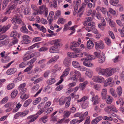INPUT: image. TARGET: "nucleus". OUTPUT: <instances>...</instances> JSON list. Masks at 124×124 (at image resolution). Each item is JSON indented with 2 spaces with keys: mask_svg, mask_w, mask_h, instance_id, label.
I'll list each match as a JSON object with an SVG mask.
<instances>
[{
  "mask_svg": "<svg viewBox=\"0 0 124 124\" xmlns=\"http://www.w3.org/2000/svg\"><path fill=\"white\" fill-rule=\"evenodd\" d=\"M29 112V111L28 110H25L23 112H19L20 116L22 117L25 116L28 114Z\"/></svg>",
  "mask_w": 124,
  "mask_h": 124,
  "instance_id": "41",
  "label": "nucleus"
},
{
  "mask_svg": "<svg viewBox=\"0 0 124 124\" xmlns=\"http://www.w3.org/2000/svg\"><path fill=\"white\" fill-rule=\"evenodd\" d=\"M118 0H112L110 1V3L114 6H116L118 3Z\"/></svg>",
  "mask_w": 124,
  "mask_h": 124,
  "instance_id": "59",
  "label": "nucleus"
},
{
  "mask_svg": "<svg viewBox=\"0 0 124 124\" xmlns=\"http://www.w3.org/2000/svg\"><path fill=\"white\" fill-rule=\"evenodd\" d=\"M32 67L33 66L31 65L25 69L24 70V71L25 72H28L27 73L28 74H31L32 73V72H31L30 71L32 69Z\"/></svg>",
  "mask_w": 124,
  "mask_h": 124,
  "instance_id": "37",
  "label": "nucleus"
},
{
  "mask_svg": "<svg viewBox=\"0 0 124 124\" xmlns=\"http://www.w3.org/2000/svg\"><path fill=\"white\" fill-rule=\"evenodd\" d=\"M4 60L6 62H7L10 60V56H8L7 54H6Z\"/></svg>",
  "mask_w": 124,
  "mask_h": 124,
  "instance_id": "62",
  "label": "nucleus"
},
{
  "mask_svg": "<svg viewBox=\"0 0 124 124\" xmlns=\"http://www.w3.org/2000/svg\"><path fill=\"white\" fill-rule=\"evenodd\" d=\"M21 31L22 32L24 33L27 34L28 33V31L26 28L25 24H23L22 27L21 28Z\"/></svg>",
  "mask_w": 124,
  "mask_h": 124,
  "instance_id": "24",
  "label": "nucleus"
},
{
  "mask_svg": "<svg viewBox=\"0 0 124 124\" xmlns=\"http://www.w3.org/2000/svg\"><path fill=\"white\" fill-rule=\"evenodd\" d=\"M91 101H94L93 104L94 105H95L99 102L100 100V99L99 98L98 96L96 95L95 97L93 96Z\"/></svg>",
  "mask_w": 124,
  "mask_h": 124,
  "instance_id": "14",
  "label": "nucleus"
},
{
  "mask_svg": "<svg viewBox=\"0 0 124 124\" xmlns=\"http://www.w3.org/2000/svg\"><path fill=\"white\" fill-rule=\"evenodd\" d=\"M48 48L46 47L43 46L39 49V52H45L48 50Z\"/></svg>",
  "mask_w": 124,
  "mask_h": 124,
  "instance_id": "52",
  "label": "nucleus"
},
{
  "mask_svg": "<svg viewBox=\"0 0 124 124\" xmlns=\"http://www.w3.org/2000/svg\"><path fill=\"white\" fill-rule=\"evenodd\" d=\"M95 47L96 49L100 48L102 49L104 48L105 45L104 43L101 40L95 42Z\"/></svg>",
  "mask_w": 124,
  "mask_h": 124,
  "instance_id": "5",
  "label": "nucleus"
},
{
  "mask_svg": "<svg viewBox=\"0 0 124 124\" xmlns=\"http://www.w3.org/2000/svg\"><path fill=\"white\" fill-rule=\"evenodd\" d=\"M96 10L98 11H101L102 14L104 15L106 14L107 11L106 8H105L98 6L96 8Z\"/></svg>",
  "mask_w": 124,
  "mask_h": 124,
  "instance_id": "18",
  "label": "nucleus"
},
{
  "mask_svg": "<svg viewBox=\"0 0 124 124\" xmlns=\"http://www.w3.org/2000/svg\"><path fill=\"white\" fill-rule=\"evenodd\" d=\"M29 37L27 35H23L22 37L23 39L21 41V43L23 44H27L29 43L30 40L28 39Z\"/></svg>",
  "mask_w": 124,
  "mask_h": 124,
  "instance_id": "9",
  "label": "nucleus"
},
{
  "mask_svg": "<svg viewBox=\"0 0 124 124\" xmlns=\"http://www.w3.org/2000/svg\"><path fill=\"white\" fill-rule=\"evenodd\" d=\"M26 85L25 83L21 84L18 87V90L20 91L21 93H25L26 91V89L25 88Z\"/></svg>",
  "mask_w": 124,
  "mask_h": 124,
  "instance_id": "11",
  "label": "nucleus"
},
{
  "mask_svg": "<svg viewBox=\"0 0 124 124\" xmlns=\"http://www.w3.org/2000/svg\"><path fill=\"white\" fill-rule=\"evenodd\" d=\"M74 72L76 75V76H77V77L79 78L81 76V75L80 72L78 71L75 70L74 71Z\"/></svg>",
  "mask_w": 124,
  "mask_h": 124,
  "instance_id": "64",
  "label": "nucleus"
},
{
  "mask_svg": "<svg viewBox=\"0 0 124 124\" xmlns=\"http://www.w3.org/2000/svg\"><path fill=\"white\" fill-rule=\"evenodd\" d=\"M55 81V80L54 78H51L47 80L46 83L47 84L50 85L53 84Z\"/></svg>",
  "mask_w": 124,
  "mask_h": 124,
  "instance_id": "26",
  "label": "nucleus"
},
{
  "mask_svg": "<svg viewBox=\"0 0 124 124\" xmlns=\"http://www.w3.org/2000/svg\"><path fill=\"white\" fill-rule=\"evenodd\" d=\"M61 41V40L60 39H56L51 41L50 44H54V46L57 47L62 46V43L59 42Z\"/></svg>",
  "mask_w": 124,
  "mask_h": 124,
  "instance_id": "7",
  "label": "nucleus"
},
{
  "mask_svg": "<svg viewBox=\"0 0 124 124\" xmlns=\"http://www.w3.org/2000/svg\"><path fill=\"white\" fill-rule=\"evenodd\" d=\"M80 120H78L76 119H74L70 122V124H75L77 123H80L81 122Z\"/></svg>",
  "mask_w": 124,
  "mask_h": 124,
  "instance_id": "57",
  "label": "nucleus"
},
{
  "mask_svg": "<svg viewBox=\"0 0 124 124\" xmlns=\"http://www.w3.org/2000/svg\"><path fill=\"white\" fill-rule=\"evenodd\" d=\"M37 60L36 57L33 58L32 59L29 61L27 63V64L30 65L32 64Z\"/></svg>",
  "mask_w": 124,
  "mask_h": 124,
  "instance_id": "49",
  "label": "nucleus"
},
{
  "mask_svg": "<svg viewBox=\"0 0 124 124\" xmlns=\"http://www.w3.org/2000/svg\"><path fill=\"white\" fill-rule=\"evenodd\" d=\"M37 28L40 31H42L43 32L45 33L46 31V28H44L43 26L39 25Z\"/></svg>",
  "mask_w": 124,
  "mask_h": 124,
  "instance_id": "46",
  "label": "nucleus"
},
{
  "mask_svg": "<svg viewBox=\"0 0 124 124\" xmlns=\"http://www.w3.org/2000/svg\"><path fill=\"white\" fill-rule=\"evenodd\" d=\"M58 47L53 46L51 47L49 49V52L51 53H55L58 52L59 50L58 48Z\"/></svg>",
  "mask_w": 124,
  "mask_h": 124,
  "instance_id": "15",
  "label": "nucleus"
},
{
  "mask_svg": "<svg viewBox=\"0 0 124 124\" xmlns=\"http://www.w3.org/2000/svg\"><path fill=\"white\" fill-rule=\"evenodd\" d=\"M66 22L65 19L62 18H59L58 21V24L61 23L63 24L64 23Z\"/></svg>",
  "mask_w": 124,
  "mask_h": 124,
  "instance_id": "56",
  "label": "nucleus"
},
{
  "mask_svg": "<svg viewBox=\"0 0 124 124\" xmlns=\"http://www.w3.org/2000/svg\"><path fill=\"white\" fill-rule=\"evenodd\" d=\"M85 74L89 78H91L92 76L93 72L91 70L87 69L86 70Z\"/></svg>",
  "mask_w": 124,
  "mask_h": 124,
  "instance_id": "32",
  "label": "nucleus"
},
{
  "mask_svg": "<svg viewBox=\"0 0 124 124\" xmlns=\"http://www.w3.org/2000/svg\"><path fill=\"white\" fill-rule=\"evenodd\" d=\"M78 45L76 42L74 41L72 43V45L70 46V48L72 49L74 47H76L78 46Z\"/></svg>",
  "mask_w": 124,
  "mask_h": 124,
  "instance_id": "54",
  "label": "nucleus"
},
{
  "mask_svg": "<svg viewBox=\"0 0 124 124\" xmlns=\"http://www.w3.org/2000/svg\"><path fill=\"white\" fill-rule=\"evenodd\" d=\"M41 100V98L40 97H38L33 102V104L34 105L37 104Z\"/></svg>",
  "mask_w": 124,
  "mask_h": 124,
  "instance_id": "42",
  "label": "nucleus"
},
{
  "mask_svg": "<svg viewBox=\"0 0 124 124\" xmlns=\"http://www.w3.org/2000/svg\"><path fill=\"white\" fill-rule=\"evenodd\" d=\"M88 98L87 96H84L82 97L81 99L77 100L78 102H79L81 101L84 102Z\"/></svg>",
  "mask_w": 124,
  "mask_h": 124,
  "instance_id": "53",
  "label": "nucleus"
},
{
  "mask_svg": "<svg viewBox=\"0 0 124 124\" xmlns=\"http://www.w3.org/2000/svg\"><path fill=\"white\" fill-rule=\"evenodd\" d=\"M9 39L8 38H7L5 40L0 41V47H1L4 45H7L9 43Z\"/></svg>",
  "mask_w": 124,
  "mask_h": 124,
  "instance_id": "19",
  "label": "nucleus"
},
{
  "mask_svg": "<svg viewBox=\"0 0 124 124\" xmlns=\"http://www.w3.org/2000/svg\"><path fill=\"white\" fill-rule=\"evenodd\" d=\"M17 70L15 68H11L8 70L6 73L8 75H11L16 72L17 71Z\"/></svg>",
  "mask_w": 124,
  "mask_h": 124,
  "instance_id": "13",
  "label": "nucleus"
},
{
  "mask_svg": "<svg viewBox=\"0 0 124 124\" xmlns=\"http://www.w3.org/2000/svg\"><path fill=\"white\" fill-rule=\"evenodd\" d=\"M71 100V98L70 97H68L65 98V101L66 103L65 104V107L68 108L69 107L70 105V102Z\"/></svg>",
  "mask_w": 124,
  "mask_h": 124,
  "instance_id": "29",
  "label": "nucleus"
},
{
  "mask_svg": "<svg viewBox=\"0 0 124 124\" xmlns=\"http://www.w3.org/2000/svg\"><path fill=\"white\" fill-rule=\"evenodd\" d=\"M105 111L109 113L112 110L116 112H117V110L116 109L114 106L113 105H110L104 109Z\"/></svg>",
  "mask_w": 124,
  "mask_h": 124,
  "instance_id": "6",
  "label": "nucleus"
},
{
  "mask_svg": "<svg viewBox=\"0 0 124 124\" xmlns=\"http://www.w3.org/2000/svg\"><path fill=\"white\" fill-rule=\"evenodd\" d=\"M41 105L42 103H41L39 104L38 106V108L40 109L36 113V115L38 116L40 115L44 111V108H41L40 105Z\"/></svg>",
  "mask_w": 124,
  "mask_h": 124,
  "instance_id": "23",
  "label": "nucleus"
},
{
  "mask_svg": "<svg viewBox=\"0 0 124 124\" xmlns=\"http://www.w3.org/2000/svg\"><path fill=\"white\" fill-rule=\"evenodd\" d=\"M89 60H85L83 62V64L88 67H91L92 66V64L88 61Z\"/></svg>",
  "mask_w": 124,
  "mask_h": 124,
  "instance_id": "44",
  "label": "nucleus"
},
{
  "mask_svg": "<svg viewBox=\"0 0 124 124\" xmlns=\"http://www.w3.org/2000/svg\"><path fill=\"white\" fill-rule=\"evenodd\" d=\"M61 15V11L60 10H57L56 11V13L55 14L54 18L55 19H57V17H60Z\"/></svg>",
  "mask_w": 124,
  "mask_h": 124,
  "instance_id": "50",
  "label": "nucleus"
},
{
  "mask_svg": "<svg viewBox=\"0 0 124 124\" xmlns=\"http://www.w3.org/2000/svg\"><path fill=\"white\" fill-rule=\"evenodd\" d=\"M88 82L86 81L85 82H84L82 83H80L79 85V87L80 89L82 90H83L85 88V87L88 84Z\"/></svg>",
  "mask_w": 124,
  "mask_h": 124,
  "instance_id": "31",
  "label": "nucleus"
},
{
  "mask_svg": "<svg viewBox=\"0 0 124 124\" xmlns=\"http://www.w3.org/2000/svg\"><path fill=\"white\" fill-rule=\"evenodd\" d=\"M93 81L95 82L102 83L104 81V78L100 76H94L93 78Z\"/></svg>",
  "mask_w": 124,
  "mask_h": 124,
  "instance_id": "8",
  "label": "nucleus"
},
{
  "mask_svg": "<svg viewBox=\"0 0 124 124\" xmlns=\"http://www.w3.org/2000/svg\"><path fill=\"white\" fill-rule=\"evenodd\" d=\"M48 116L46 114L45 116H42L39 120V122L42 121L44 123H46L48 120Z\"/></svg>",
  "mask_w": 124,
  "mask_h": 124,
  "instance_id": "22",
  "label": "nucleus"
},
{
  "mask_svg": "<svg viewBox=\"0 0 124 124\" xmlns=\"http://www.w3.org/2000/svg\"><path fill=\"white\" fill-rule=\"evenodd\" d=\"M65 101H66L65 98L64 99L62 98H60L59 101V103L60 105H62L64 104Z\"/></svg>",
  "mask_w": 124,
  "mask_h": 124,
  "instance_id": "60",
  "label": "nucleus"
},
{
  "mask_svg": "<svg viewBox=\"0 0 124 124\" xmlns=\"http://www.w3.org/2000/svg\"><path fill=\"white\" fill-rule=\"evenodd\" d=\"M88 115V112L87 111L85 112L82 115H81V116H79V118L81 119L80 120V122H82L84 120L85 118Z\"/></svg>",
  "mask_w": 124,
  "mask_h": 124,
  "instance_id": "25",
  "label": "nucleus"
},
{
  "mask_svg": "<svg viewBox=\"0 0 124 124\" xmlns=\"http://www.w3.org/2000/svg\"><path fill=\"white\" fill-rule=\"evenodd\" d=\"M16 103L15 102H9L6 104L4 106L7 108L5 110V112H8L11 111L13 109Z\"/></svg>",
  "mask_w": 124,
  "mask_h": 124,
  "instance_id": "2",
  "label": "nucleus"
},
{
  "mask_svg": "<svg viewBox=\"0 0 124 124\" xmlns=\"http://www.w3.org/2000/svg\"><path fill=\"white\" fill-rule=\"evenodd\" d=\"M94 44L92 41L89 40L87 42V46L88 49H91L93 46Z\"/></svg>",
  "mask_w": 124,
  "mask_h": 124,
  "instance_id": "27",
  "label": "nucleus"
},
{
  "mask_svg": "<svg viewBox=\"0 0 124 124\" xmlns=\"http://www.w3.org/2000/svg\"><path fill=\"white\" fill-rule=\"evenodd\" d=\"M17 32L15 31H14L11 32L10 35L12 37L15 38V37L17 35Z\"/></svg>",
  "mask_w": 124,
  "mask_h": 124,
  "instance_id": "63",
  "label": "nucleus"
},
{
  "mask_svg": "<svg viewBox=\"0 0 124 124\" xmlns=\"http://www.w3.org/2000/svg\"><path fill=\"white\" fill-rule=\"evenodd\" d=\"M39 9L36 10L37 12V14H42L44 11L45 12V16L46 17L48 14V9L46 7V5H43L40 6L39 7Z\"/></svg>",
  "mask_w": 124,
  "mask_h": 124,
  "instance_id": "1",
  "label": "nucleus"
},
{
  "mask_svg": "<svg viewBox=\"0 0 124 124\" xmlns=\"http://www.w3.org/2000/svg\"><path fill=\"white\" fill-rule=\"evenodd\" d=\"M112 79L111 77H109L105 81L104 84V86L106 87L109 85L110 86L112 87L113 85V84L112 83Z\"/></svg>",
  "mask_w": 124,
  "mask_h": 124,
  "instance_id": "12",
  "label": "nucleus"
},
{
  "mask_svg": "<svg viewBox=\"0 0 124 124\" xmlns=\"http://www.w3.org/2000/svg\"><path fill=\"white\" fill-rule=\"evenodd\" d=\"M113 100V99L112 97L110 96H108V97L106 102L108 104H110L112 102Z\"/></svg>",
  "mask_w": 124,
  "mask_h": 124,
  "instance_id": "58",
  "label": "nucleus"
},
{
  "mask_svg": "<svg viewBox=\"0 0 124 124\" xmlns=\"http://www.w3.org/2000/svg\"><path fill=\"white\" fill-rule=\"evenodd\" d=\"M105 61V57L104 55L101 56L99 58V62L100 63H102Z\"/></svg>",
  "mask_w": 124,
  "mask_h": 124,
  "instance_id": "55",
  "label": "nucleus"
},
{
  "mask_svg": "<svg viewBox=\"0 0 124 124\" xmlns=\"http://www.w3.org/2000/svg\"><path fill=\"white\" fill-rule=\"evenodd\" d=\"M72 65L75 68H79L80 67V65L79 63L77 62L73 61L72 62Z\"/></svg>",
  "mask_w": 124,
  "mask_h": 124,
  "instance_id": "33",
  "label": "nucleus"
},
{
  "mask_svg": "<svg viewBox=\"0 0 124 124\" xmlns=\"http://www.w3.org/2000/svg\"><path fill=\"white\" fill-rule=\"evenodd\" d=\"M83 54V55L84 54L85 56H87V57L85 58V60H89L94 59V56L90 55L89 54L86 52H84Z\"/></svg>",
  "mask_w": 124,
  "mask_h": 124,
  "instance_id": "16",
  "label": "nucleus"
},
{
  "mask_svg": "<svg viewBox=\"0 0 124 124\" xmlns=\"http://www.w3.org/2000/svg\"><path fill=\"white\" fill-rule=\"evenodd\" d=\"M116 92L119 97L121 96L122 93V89L121 86L118 87L116 89Z\"/></svg>",
  "mask_w": 124,
  "mask_h": 124,
  "instance_id": "28",
  "label": "nucleus"
},
{
  "mask_svg": "<svg viewBox=\"0 0 124 124\" xmlns=\"http://www.w3.org/2000/svg\"><path fill=\"white\" fill-rule=\"evenodd\" d=\"M14 86L15 85L14 84H10L7 86V89L8 90H10L14 88Z\"/></svg>",
  "mask_w": 124,
  "mask_h": 124,
  "instance_id": "61",
  "label": "nucleus"
},
{
  "mask_svg": "<svg viewBox=\"0 0 124 124\" xmlns=\"http://www.w3.org/2000/svg\"><path fill=\"white\" fill-rule=\"evenodd\" d=\"M8 97L6 96L4 98L0 101V104H2L6 103L8 101Z\"/></svg>",
  "mask_w": 124,
  "mask_h": 124,
  "instance_id": "40",
  "label": "nucleus"
},
{
  "mask_svg": "<svg viewBox=\"0 0 124 124\" xmlns=\"http://www.w3.org/2000/svg\"><path fill=\"white\" fill-rule=\"evenodd\" d=\"M32 100L31 99H29L26 101L23 104V106L26 107L28 106L32 102Z\"/></svg>",
  "mask_w": 124,
  "mask_h": 124,
  "instance_id": "36",
  "label": "nucleus"
},
{
  "mask_svg": "<svg viewBox=\"0 0 124 124\" xmlns=\"http://www.w3.org/2000/svg\"><path fill=\"white\" fill-rule=\"evenodd\" d=\"M70 68L69 67H68L66 69L65 71L63 72L62 75L60 77L61 78H63V77L67 76L69 74Z\"/></svg>",
  "mask_w": 124,
  "mask_h": 124,
  "instance_id": "21",
  "label": "nucleus"
},
{
  "mask_svg": "<svg viewBox=\"0 0 124 124\" xmlns=\"http://www.w3.org/2000/svg\"><path fill=\"white\" fill-rule=\"evenodd\" d=\"M18 92L17 90H15L11 93V98H14L18 94Z\"/></svg>",
  "mask_w": 124,
  "mask_h": 124,
  "instance_id": "34",
  "label": "nucleus"
},
{
  "mask_svg": "<svg viewBox=\"0 0 124 124\" xmlns=\"http://www.w3.org/2000/svg\"><path fill=\"white\" fill-rule=\"evenodd\" d=\"M71 61L70 57H67L63 61L64 65L66 67H68L71 64Z\"/></svg>",
  "mask_w": 124,
  "mask_h": 124,
  "instance_id": "10",
  "label": "nucleus"
},
{
  "mask_svg": "<svg viewBox=\"0 0 124 124\" xmlns=\"http://www.w3.org/2000/svg\"><path fill=\"white\" fill-rule=\"evenodd\" d=\"M117 104V105L120 104V105H123L124 104V102L122 98H120L118 101L116 102Z\"/></svg>",
  "mask_w": 124,
  "mask_h": 124,
  "instance_id": "51",
  "label": "nucleus"
},
{
  "mask_svg": "<svg viewBox=\"0 0 124 124\" xmlns=\"http://www.w3.org/2000/svg\"><path fill=\"white\" fill-rule=\"evenodd\" d=\"M107 92V90L106 89H104L102 90L101 92V96L103 99H106Z\"/></svg>",
  "mask_w": 124,
  "mask_h": 124,
  "instance_id": "30",
  "label": "nucleus"
},
{
  "mask_svg": "<svg viewBox=\"0 0 124 124\" xmlns=\"http://www.w3.org/2000/svg\"><path fill=\"white\" fill-rule=\"evenodd\" d=\"M89 102L88 101H85L83 102L81 106L82 108L85 109L87 108L88 106Z\"/></svg>",
  "mask_w": 124,
  "mask_h": 124,
  "instance_id": "43",
  "label": "nucleus"
},
{
  "mask_svg": "<svg viewBox=\"0 0 124 124\" xmlns=\"http://www.w3.org/2000/svg\"><path fill=\"white\" fill-rule=\"evenodd\" d=\"M10 27V25H8L6 26H3V27H1V28L0 30V33L1 31L2 33H4L6 32L8 29Z\"/></svg>",
  "mask_w": 124,
  "mask_h": 124,
  "instance_id": "20",
  "label": "nucleus"
},
{
  "mask_svg": "<svg viewBox=\"0 0 124 124\" xmlns=\"http://www.w3.org/2000/svg\"><path fill=\"white\" fill-rule=\"evenodd\" d=\"M11 20L12 23L15 25L17 24H20L22 23L23 22L20 17L16 15L11 19Z\"/></svg>",
  "mask_w": 124,
  "mask_h": 124,
  "instance_id": "4",
  "label": "nucleus"
},
{
  "mask_svg": "<svg viewBox=\"0 0 124 124\" xmlns=\"http://www.w3.org/2000/svg\"><path fill=\"white\" fill-rule=\"evenodd\" d=\"M109 11L113 15L116 16L117 15V12L111 8H109Z\"/></svg>",
  "mask_w": 124,
  "mask_h": 124,
  "instance_id": "47",
  "label": "nucleus"
},
{
  "mask_svg": "<svg viewBox=\"0 0 124 124\" xmlns=\"http://www.w3.org/2000/svg\"><path fill=\"white\" fill-rule=\"evenodd\" d=\"M115 90L111 88L110 89V93L112 96L114 97H117V94L115 93Z\"/></svg>",
  "mask_w": 124,
  "mask_h": 124,
  "instance_id": "48",
  "label": "nucleus"
},
{
  "mask_svg": "<svg viewBox=\"0 0 124 124\" xmlns=\"http://www.w3.org/2000/svg\"><path fill=\"white\" fill-rule=\"evenodd\" d=\"M59 56L58 55H56L53 57H52L51 59L49 61V63H51L52 62H54L56 61L58 59L59 57Z\"/></svg>",
  "mask_w": 124,
  "mask_h": 124,
  "instance_id": "45",
  "label": "nucleus"
},
{
  "mask_svg": "<svg viewBox=\"0 0 124 124\" xmlns=\"http://www.w3.org/2000/svg\"><path fill=\"white\" fill-rule=\"evenodd\" d=\"M30 11V10L29 8H26L24 9L23 11V14L25 15H30L31 14Z\"/></svg>",
  "mask_w": 124,
  "mask_h": 124,
  "instance_id": "39",
  "label": "nucleus"
},
{
  "mask_svg": "<svg viewBox=\"0 0 124 124\" xmlns=\"http://www.w3.org/2000/svg\"><path fill=\"white\" fill-rule=\"evenodd\" d=\"M117 69L115 68H108L106 69L105 75L107 77L110 76L117 71Z\"/></svg>",
  "mask_w": 124,
  "mask_h": 124,
  "instance_id": "3",
  "label": "nucleus"
},
{
  "mask_svg": "<svg viewBox=\"0 0 124 124\" xmlns=\"http://www.w3.org/2000/svg\"><path fill=\"white\" fill-rule=\"evenodd\" d=\"M35 115H30L28 116L27 118V119H31L29 120V122L31 123L32 122L35 120L38 117V116L35 117Z\"/></svg>",
  "mask_w": 124,
  "mask_h": 124,
  "instance_id": "17",
  "label": "nucleus"
},
{
  "mask_svg": "<svg viewBox=\"0 0 124 124\" xmlns=\"http://www.w3.org/2000/svg\"><path fill=\"white\" fill-rule=\"evenodd\" d=\"M22 94L20 96L21 99L23 100H25L27 98H28L29 95L28 94H24L23 93H22Z\"/></svg>",
  "mask_w": 124,
  "mask_h": 124,
  "instance_id": "35",
  "label": "nucleus"
},
{
  "mask_svg": "<svg viewBox=\"0 0 124 124\" xmlns=\"http://www.w3.org/2000/svg\"><path fill=\"white\" fill-rule=\"evenodd\" d=\"M104 40L105 43L108 46H110L111 45V41L110 39L108 37H106L104 38Z\"/></svg>",
  "mask_w": 124,
  "mask_h": 124,
  "instance_id": "38",
  "label": "nucleus"
}]
</instances>
